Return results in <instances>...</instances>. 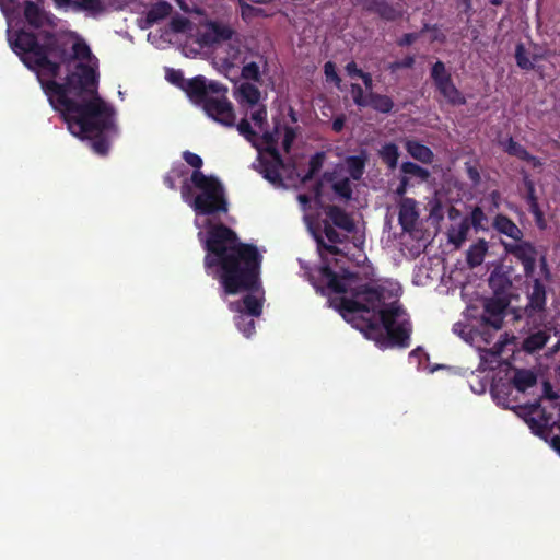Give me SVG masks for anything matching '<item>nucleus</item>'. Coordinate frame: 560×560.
I'll list each match as a JSON object with an SVG mask.
<instances>
[{"label":"nucleus","instance_id":"f257e3e1","mask_svg":"<svg viewBox=\"0 0 560 560\" xmlns=\"http://www.w3.org/2000/svg\"><path fill=\"white\" fill-rule=\"evenodd\" d=\"M8 20V42L23 63L34 71L51 106L58 110L69 131L80 139L110 131L115 128L113 107L97 94L98 60L86 42L75 33L70 34L71 52L60 63L56 40L46 30L34 36L13 31Z\"/></svg>","mask_w":560,"mask_h":560},{"label":"nucleus","instance_id":"f03ea898","mask_svg":"<svg viewBox=\"0 0 560 560\" xmlns=\"http://www.w3.org/2000/svg\"><path fill=\"white\" fill-rule=\"evenodd\" d=\"M308 230L317 242L320 266L310 272V279L317 289H328L336 296L331 304L340 315L359 329L368 339L380 348L394 346L407 347L410 336V323L407 314L398 303L400 288L389 283L385 289L380 285L371 288L357 275L345 267V256L336 246L341 243L339 233L328 223L324 232H317L307 214Z\"/></svg>","mask_w":560,"mask_h":560},{"label":"nucleus","instance_id":"7ed1b4c3","mask_svg":"<svg viewBox=\"0 0 560 560\" xmlns=\"http://www.w3.org/2000/svg\"><path fill=\"white\" fill-rule=\"evenodd\" d=\"M182 197L195 211L198 238L207 250L205 260L212 254L217 261L237 258L245 254V248H255L240 243L232 230L213 222L217 213L228 211L224 188L218 178L195 171L189 179L183 182Z\"/></svg>","mask_w":560,"mask_h":560},{"label":"nucleus","instance_id":"20e7f679","mask_svg":"<svg viewBox=\"0 0 560 560\" xmlns=\"http://www.w3.org/2000/svg\"><path fill=\"white\" fill-rule=\"evenodd\" d=\"M245 254L237 258L217 261L215 255L206 259V271L218 279L225 294H244L242 302H230V310L235 312L238 330L250 337L255 330L254 317L261 314L264 291L259 282L261 255L257 248H245Z\"/></svg>","mask_w":560,"mask_h":560},{"label":"nucleus","instance_id":"39448f33","mask_svg":"<svg viewBox=\"0 0 560 560\" xmlns=\"http://www.w3.org/2000/svg\"><path fill=\"white\" fill-rule=\"evenodd\" d=\"M247 118L237 124L238 132L245 137L257 149L261 161V173L275 186H288L295 184V180L306 182L315 171L314 160L310 161L307 172L299 171L296 166L290 170L285 166L279 155V148L288 151L295 138L292 128L282 127L273 118L272 128L267 120V108L264 104L246 109Z\"/></svg>","mask_w":560,"mask_h":560},{"label":"nucleus","instance_id":"423d86ee","mask_svg":"<svg viewBox=\"0 0 560 560\" xmlns=\"http://www.w3.org/2000/svg\"><path fill=\"white\" fill-rule=\"evenodd\" d=\"M505 303L500 299L477 300L466 310L465 320L453 326V331L467 343L476 347L479 351L480 361L483 365H491L498 361L502 352L503 343L497 342L492 348L486 347L493 339L490 328H501Z\"/></svg>","mask_w":560,"mask_h":560},{"label":"nucleus","instance_id":"0eeeda50","mask_svg":"<svg viewBox=\"0 0 560 560\" xmlns=\"http://www.w3.org/2000/svg\"><path fill=\"white\" fill-rule=\"evenodd\" d=\"M166 79L180 86L189 100L200 106L208 117L225 127L235 125L236 115L226 97L228 90L222 84L202 75L185 80L183 73L174 69L166 70Z\"/></svg>","mask_w":560,"mask_h":560},{"label":"nucleus","instance_id":"6e6552de","mask_svg":"<svg viewBox=\"0 0 560 560\" xmlns=\"http://www.w3.org/2000/svg\"><path fill=\"white\" fill-rule=\"evenodd\" d=\"M171 31L195 37L201 47H211L215 54L217 48L223 47L224 43L232 38L234 30L224 23L207 22L200 25L196 33H192V27L185 18H176L171 22Z\"/></svg>","mask_w":560,"mask_h":560},{"label":"nucleus","instance_id":"1a4fd4ad","mask_svg":"<svg viewBox=\"0 0 560 560\" xmlns=\"http://www.w3.org/2000/svg\"><path fill=\"white\" fill-rule=\"evenodd\" d=\"M366 155L364 153L357 156H349L345 162L338 165L330 178L335 192L341 198L349 199L352 192V182L361 178Z\"/></svg>","mask_w":560,"mask_h":560},{"label":"nucleus","instance_id":"9d476101","mask_svg":"<svg viewBox=\"0 0 560 560\" xmlns=\"http://www.w3.org/2000/svg\"><path fill=\"white\" fill-rule=\"evenodd\" d=\"M242 54L241 38L238 34L233 31L232 38L226 40L223 47L217 48L214 59L223 70H230L242 62Z\"/></svg>","mask_w":560,"mask_h":560},{"label":"nucleus","instance_id":"9b49d317","mask_svg":"<svg viewBox=\"0 0 560 560\" xmlns=\"http://www.w3.org/2000/svg\"><path fill=\"white\" fill-rule=\"evenodd\" d=\"M505 249L521 260L526 276L534 278L538 256L536 249L529 243L505 244Z\"/></svg>","mask_w":560,"mask_h":560},{"label":"nucleus","instance_id":"f8f14e48","mask_svg":"<svg viewBox=\"0 0 560 560\" xmlns=\"http://www.w3.org/2000/svg\"><path fill=\"white\" fill-rule=\"evenodd\" d=\"M450 218L452 224L448 231V241L459 247L467 238L470 222L468 218L462 217L456 210H451Z\"/></svg>","mask_w":560,"mask_h":560},{"label":"nucleus","instance_id":"ddd939ff","mask_svg":"<svg viewBox=\"0 0 560 560\" xmlns=\"http://www.w3.org/2000/svg\"><path fill=\"white\" fill-rule=\"evenodd\" d=\"M492 397L498 405L504 408H514L520 401L518 394L512 384H494L491 389Z\"/></svg>","mask_w":560,"mask_h":560},{"label":"nucleus","instance_id":"4468645a","mask_svg":"<svg viewBox=\"0 0 560 560\" xmlns=\"http://www.w3.org/2000/svg\"><path fill=\"white\" fill-rule=\"evenodd\" d=\"M24 15L28 24L35 28H44L52 24L51 16L34 2L25 3Z\"/></svg>","mask_w":560,"mask_h":560},{"label":"nucleus","instance_id":"2eb2a0df","mask_svg":"<svg viewBox=\"0 0 560 560\" xmlns=\"http://www.w3.org/2000/svg\"><path fill=\"white\" fill-rule=\"evenodd\" d=\"M236 100L245 108H253L261 105V93L252 83H242L236 90Z\"/></svg>","mask_w":560,"mask_h":560},{"label":"nucleus","instance_id":"dca6fc26","mask_svg":"<svg viewBox=\"0 0 560 560\" xmlns=\"http://www.w3.org/2000/svg\"><path fill=\"white\" fill-rule=\"evenodd\" d=\"M419 218L417 202L412 199H402L399 205V222L405 231L413 229Z\"/></svg>","mask_w":560,"mask_h":560},{"label":"nucleus","instance_id":"f3484780","mask_svg":"<svg viewBox=\"0 0 560 560\" xmlns=\"http://www.w3.org/2000/svg\"><path fill=\"white\" fill-rule=\"evenodd\" d=\"M489 283L497 292H503L512 284V268L503 264L497 265L492 270Z\"/></svg>","mask_w":560,"mask_h":560},{"label":"nucleus","instance_id":"a211bd4d","mask_svg":"<svg viewBox=\"0 0 560 560\" xmlns=\"http://www.w3.org/2000/svg\"><path fill=\"white\" fill-rule=\"evenodd\" d=\"M502 147L505 152L526 161L527 164L533 168L540 167L542 165L541 161L530 155L522 145L514 142L512 139H508L506 141L502 142Z\"/></svg>","mask_w":560,"mask_h":560},{"label":"nucleus","instance_id":"6ab92c4d","mask_svg":"<svg viewBox=\"0 0 560 560\" xmlns=\"http://www.w3.org/2000/svg\"><path fill=\"white\" fill-rule=\"evenodd\" d=\"M533 279L534 285L532 292L528 295L529 302L527 307L532 312H540L546 305V291L537 278L534 277Z\"/></svg>","mask_w":560,"mask_h":560},{"label":"nucleus","instance_id":"aec40b11","mask_svg":"<svg viewBox=\"0 0 560 560\" xmlns=\"http://www.w3.org/2000/svg\"><path fill=\"white\" fill-rule=\"evenodd\" d=\"M524 185L526 188V198L529 206L530 212L534 214L537 224L542 228L544 226V215L541 210L539 209L537 197L535 195V186L534 183L529 179L528 176H524Z\"/></svg>","mask_w":560,"mask_h":560},{"label":"nucleus","instance_id":"412c9836","mask_svg":"<svg viewBox=\"0 0 560 560\" xmlns=\"http://www.w3.org/2000/svg\"><path fill=\"white\" fill-rule=\"evenodd\" d=\"M436 88L448 103L453 105L465 104L466 100L464 95L456 89L451 78L445 81H441Z\"/></svg>","mask_w":560,"mask_h":560},{"label":"nucleus","instance_id":"4be33fe9","mask_svg":"<svg viewBox=\"0 0 560 560\" xmlns=\"http://www.w3.org/2000/svg\"><path fill=\"white\" fill-rule=\"evenodd\" d=\"M105 11L102 0H74V11L82 12L86 16L96 18Z\"/></svg>","mask_w":560,"mask_h":560},{"label":"nucleus","instance_id":"5701e85b","mask_svg":"<svg viewBox=\"0 0 560 560\" xmlns=\"http://www.w3.org/2000/svg\"><path fill=\"white\" fill-rule=\"evenodd\" d=\"M493 226L498 232L511 237L512 240L516 241L522 237V231L513 221L504 215H497L493 221Z\"/></svg>","mask_w":560,"mask_h":560},{"label":"nucleus","instance_id":"b1692460","mask_svg":"<svg viewBox=\"0 0 560 560\" xmlns=\"http://www.w3.org/2000/svg\"><path fill=\"white\" fill-rule=\"evenodd\" d=\"M405 147L413 159L422 163H430L432 161L433 153L428 147L412 140L406 141Z\"/></svg>","mask_w":560,"mask_h":560},{"label":"nucleus","instance_id":"393cba45","mask_svg":"<svg viewBox=\"0 0 560 560\" xmlns=\"http://www.w3.org/2000/svg\"><path fill=\"white\" fill-rule=\"evenodd\" d=\"M327 217L336 226L340 228L346 232H350L354 228V224L350 217L346 212L336 207L329 208Z\"/></svg>","mask_w":560,"mask_h":560},{"label":"nucleus","instance_id":"a878e982","mask_svg":"<svg viewBox=\"0 0 560 560\" xmlns=\"http://www.w3.org/2000/svg\"><path fill=\"white\" fill-rule=\"evenodd\" d=\"M536 383V377L530 371H517L513 377V386L517 394L525 393Z\"/></svg>","mask_w":560,"mask_h":560},{"label":"nucleus","instance_id":"bb28decb","mask_svg":"<svg viewBox=\"0 0 560 560\" xmlns=\"http://www.w3.org/2000/svg\"><path fill=\"white\" fill-rule=\"evenodd\" d=\"M488 250V244L486 241L480 240L470 246L467 253V261L471 267L481 265L485 259V255Z\"/></svg>","mask_w":560,"mask_h":560},{"label":"nucleus","instance_id":"cd10ccee","mask_svg":"<svg viewBox=\"0 0 560 560\" xmlns=\"http://www.w3.org/2000/svg\"><path fill=\"white\" fill-rule=\"evenodd\" d=\"M393 105V101L388 96L369 93L368 106H371L381 113H388L392 110Z\"/></svg>","mask_w":560,"mask_h":560},{"label":"nucleus","instance_id":"c85d7f7f","mask_svg":"<svg viewBox=\"0 0 560 560\" xmlns=\"http://www.w3.org/2000/svg\"><path fill=\"white\" fill-rule=\"evenodd\" d=\"M171 5L166 2H159L154 4L147 15V22L153 24L166 18L171 13Z\"/></svg>","mask_w":560,"mask_h":560},{"label":"nucleus","instance_id":"c756f323","mask_svg":"<svg viewBox=\"0 0 560 560\" xmlns=\"http://www.w3.org/2000/svg\"><path fill=\"white\" fill-rule=\"evenodd\" d=\"M380 155L389 168H395L399 156L398 147L394 143H386L380 150Z\"/></svg>","mask_w":560,"mask_h":560},{"label":"nucleus","instance_id":"7c9ffc66","mask_svg":"<svg viewBox=\"0 0 560 560\" xmlns=\"http://www.w3.org/2000/svg\"><path fill=\"white\" fill-rule=\"evenodd\" d=\"M547 336L544 331L533 334L524 341V349L528 352H534L545 346Z\"/></svg>","mask_w":560,"mask_h":560},{"label":"nucleus","instance_id":"2f4dec72","mask_svg":"<svg viewBox=\"0 0 560 560\" xmlns=\"http://www.w3.org/2000/svg\"><path fill=\"white\" fill-rule=\"evenodd\" d=\"M401 171L405 174L404 177L410 176V177H417L420 180H425L429 177V172L419 165L407 162L401 165Z\"/></svg>","mask_w":560,"mask_h":560},{"label":"nucleus","instance_id":"473e14b6","mask_svg":"<svg viewBox=\"0 0 560 560\" xmlns=\"http://www.w3.org/2000/svg\"><path fill=\"white\" fill-rule=\"evenodd\" d=\"M351 95H352L354 103L358 106L365 107L369 105V94L364 95L363 90L361 89L360 85H358V84L351 85Z\"/></svg>","mask_w":560,"mask_h":560},{"label":"nucleus","instance_id":"72a5a7b5","mask_svg":"<svg viewBox=\"0 0 560 560\" xmlns=\"http://www.w3.org/2000/svg\"><path fill=\"white\" fill-rule=\"evenodd\" d=\"M432 78L435 85H439L441 81L450 79V75L445 71V67L442 62H436L432 68Z\"/></svg>","mask_w":560,"mask_h":560},{"label":"nucleus","instance_id":"f704fd0d","mask_svg":"<svg viewBox=\"0 0 560 560\" xmlns=\"http://www.w3.org/2000/svg\"><path fill=\"white\" fill-rule=\"evenodd\" d=\"M515 57H516L517 65L521 68L530 69L534 67V62L527 58L522 45L517 46Z\"/></svg>","mask_w":560,"mask_h":560},{"label":"nucleus","instance_id":"c9c22d12","mask_svg":"<svg viewBox=\"0 0 560 560\" xmlns=\"http://www.w3.org/2000/svg\"><path fill=\"white\" fill-rule=\"evenodd\" d=\"M148 39L156 45L159 48H165L167 44L172 42V34L170 32H166L164 35H162L159 39L156 38V34L150 33L148 35Z\"/></svg>","mask_w":560,"mask_h":560},{"label":"nucleus","instance_id":"e433bc0d","mask_svg":"<svg viewBox=\"0 0 560 560\" xmlns=\"http://www.w3.org/2000/svg\"><path fill=\"white\" fill-rule=\"evenodd\" d=\"M242 75L245 79L257 80L259 78V67L255 62H249L243 67Z\"/></svg>","mask_w":560,"mask_h":560},{"label":"nucleus","instance_id":"4c0bfd02","mask_svg":"<svg viewBox=\"0 0 560 560\" xmlns=\"http://www.w3.org/2000/svg\"><path fill=\"white\" fill-rule=\"evenodd\" d=\"M486 220V215L483 213V211L480 209V208H475L472 211H471V215H470V219H469V222L470 224H472L475 228L477 229H482L483 228V221Z\"/></svg>","mask_w":560,"mask_h":560},{"label":"nucleus","instance_id":"58836bf2","mask_svg":"<svg viewBox=\"0 0 560 560\" xmlns=\"http://www.w3.org/2000/svg\"><path fill=\"white\" fill-rule=\"evenodd\" d=\"M325 75L328 81L334 82L337 86L340 84V79L336 72L335 65L332 62H326L325 65Z\"/></svg>","mask_w":560,"mask_h":560},{"label":"nucleus","instance_id":"ea45409f","mask_svg":"<svg viewBox=\"0 0 560 560\" xmlns=\"http://www.w3.org/2000/svg\"><path fill=\"white\" fill-rule=\"evenodd\" d=\"M184 159L185 161L196 168V171H199V168L202 166V160L199 155L191 153V152H184Z\"/></svg>","mask_w":560,"mask_h":560},{"label":"nucleus","instance_id":"a19ab883","mask_svg":"<svg viewBox=\"0 0 560 560\" xmlns=\"http://www.w3.org/2000/svg\"><path fill=\"white\" fill-rule=\"evenodd\" d=\"M92 148L97 154L104 155L109 150V143L106 140H96L92 142Z\"/></svg>","mask_w":560,"mask_h":560},{"label":"nucleus","instance_id":"79ce46f5","mask_svg":"<svg viewBox=\"0 0 560 560\" xmlns=\"http://www.w3.org/2000/svg\"><path fill=\"white\" fill-rule=\"evenodd\" d=\"M241 4V14L243 19L247 20L257 14L258 10L254 8L253 5L245 3L243 1L240 2Z\"/></svg>","mask_w":560,"mask_h":560},{"label":"nucleus","instance_id":"37998d69","mask_svg":"<svg viewBox=\"0 0 560 560\" xmlns=\"http://www.w3.org/2000/svg\"><path fill=\"white\" fill-rule=\"evenodd\" d=\"M182 176V171L179 168H173L164 178L165 184L170 188L175 187V179Z\"/></svg>","mask_w":560,"mask_h":560},{"label":"nucleus","instance_id":"c03bdc74","mask_svg":"<svg viewBox=\"0 0 560 560\" xmlns=\"http://www.w3.org/2000/svg\"><path fill=\"white\" fill-rule=\"evenodd\" d=\"M56 8L63 11H74V0H54Z\"/></svg>","mask_w":560,"mask_h":560},{"label":"nucleus","instance_id":"a18cd8bd","mask_svg":"<svg viewBox=\"0 0 560 560\" xmlns=\"http://www.w3.org/2000/svg\"><path fill=\"white\" fill-rule=\"evenodd\" d=\"M412 63H413V58L412 57H406L401 61H397V62L392 63L390 65V69L393 71H395V70H397L399 68L411 67Z\"/></svg>","mask_w":560,"mask_h":560},{"label":"nucleus","instance_id":"49530a36","mask_svg":"<svg viewBox=\"0 0 560 560\" xmlns=\"http://www.w3.org/2000/svg\"><path fill=\"white\" fill-rule=\"evenodd\" d=\"M346 71H347V73H348L350 77H359V78H360V77L362 75V73H363V71H362V70H360V69L357 67L355 62H349V63L347 65V67H346Z\"/></svg>","mask_w":560,"mask_h":560},{"label":"nucleus","instance_id":"de8ad7c7","mask_svg":"<svg viewBox=\"0 0 560 560\" xmlns=\"http://www.w3.org/2000/svg\"><path fill=\"white\" fill-rule=\"evenodd\" d=\"M345 126V117L339 116L332 121V129L337 132L341 131Z\"/></svg>","mask_w":560,"mask_h":560},{"label":"nucleus","instance_id":"09e8293b","mask_svg":"<svg viewBox=\"0 0 560 560\" xmlns=\"http://www.w3.org/2000/svg\"><path fill=\"white\" fill-rule=\"evenodd\" d=\"M539 268H540V273L545 278H548L549 277V271H548V268H547L546 259L544 257H541L540 260H539Z\"/></svg>","mask_w":560,"mask_h":560},{"label":"nucleus","instance_id":"8fccbe9b","mask_svg":"<svg viewBox=\"0 0 560 560\" xmlns=\"http://www.w3.org/2000/svg\"><path fill=\"white\" fill-rule=\"evenodd\" d=\"M360 78L363 80L366 89L371 91L372 90V78H371V75L369 73L363 72Z\"/></svg>","mask_w":560,"mask_h":560},{"label":"nucleus","instance_id":"3c124183","mask_svg":"<svg viewBox=\"0 0 560 560\" xmlns=\"http://www.w3.org/2000/svg\"><path fill=\"white\" fill-rule=\"evenodd\" d=\"M550 445L560 455V436H553L550 441Z\"/></svg>","mask_w":560,"mask_h":560},{"label":"nucleus","instance_id":"603ef678","mask_svg":"<svg viewBox=\"0 0 560 560\" xmlns=\"http://www.w3.org/2000/svg\"><path fill=\"white\" fill-rule=\"evenodd\" d=\"M407 182H408V178H407V177H404V178L401 179V183H400L399 187L397 188V194H398V195H402V194H405V191H406V186H407Z\"/></svg>","mask_w":560,"mask_h":560},{"label":"nucleus","instance_id":"864d4df0","mask_svg":"<svg viewBox=\"0 0 560 560\" xmlns=\"http://www.w3.org/2000/svg\"><path fill=\"white\" fill-rule=\"evenodd\" d=\"M298 199H299V201H300V203H301V206H302L303 210H305V206H306V203L310 201V200H308V197H307V196H305V195H299Z\"/></svg>","mask_w":560,"mask_h":560},{"label":"nucleus","instance_id":"5fc2aeb1","mask_svg":"<svg viewBox=\"0 0 560 560\" xmlns=\"http://www.w3.org/2000/svg\"><path fill=\"white\" fill-rule=\"evenodd\" d=\"M544 394H545V396H546L547 398H549V399H553V398H555V396H552V395L550 394V386H549V384H548V383H545V384H544Z\"/></svg>","mask_w":560,"mask_h":560},{"label":"nucleus","instance_id":"6e6d98bb","mask_svg":"<svg viewBox=\"0 0 560 560\" xmlns=\"http://www.w3.org/2000/svg\"><path fill=\"white\" fill-rule=\"evenodd\" d=\"M469 175H470L471 179H474V180H477L479 177L477 171H475L472 168H469Z\"/></svg>","mask_w":560,"mask_h":560},{"label":"nucleus","instance_id":"4d7b16f0","mask_svg":"<svg viewBox=\"0 0 560 560\" xmlns=\"http://www.w3.org/2000/svg\"><path fill=\"white\" fill-rule=\"evenodd\" d=\"M530 408L533 409L532 412L536 413L538 411L539 405H532Z\"/></svg>","mask_w":560,"mask_h":560},{"label":"nucleus","instance_id":"13d9d810","mask_svg":"<svg viewBox=\"0 0 560 560\" xmlns=\"http://www.w3.org/2000/svg\"><path fill=\"white\" fill-rule=\"evenodd\" d=\"M419 353V350H415L411 352L410 357L413 358V357H417Z\"/></svg>","mask_w":560,"mask_h":560},{"label":"nucleus","instance_id":"bf43d9fd","mask_svg":"<svg viewBox=\"0 0 560 560\" xmlns=\"http://www.w3.org/2000/svg\"><path fill=\"white\" fill-rule=\"evenodd\" d=\"M551 423V419L548 417L545 419V425H549Z\"/></svg>","mask_w":560,"mask_h":560},{"label":"nucleus","instance_id":"052dcab7","mask_svg":"<svg viewBox=\"0 0 560 560\" xmlns=\"http://www.w3.org/2000/svg\"><path fill=\"white\" fill-rule=\"evenodd\" d=\"M492 3H493V4H500V3H501V0H492Z\"/></svg>","mask_w":560,"mask_h":560},{"label":"nucleus","instance_id":"680f3d73","mask_svg":"<svg viewBox=\"0 0 560 560\" xmlns=\"http://www.w3.org/2000/svg\"><path fill=\"white\" fill-rule=\"evenodd\" d=\"M383 14H384V15H385V18H387V19H392V18H393V15H390V14H386V13H383Z\"/></svg>","mask_w":560,"mask_h":560},{"label":"nucleus","instance_id":"e2e57ef3","mask_svg":"<svg viewBox=\"0 0 560 560\" xmlns=\"http://www.w3.org/2000/svg\"><path fill=\"white\" fill-rule=\"evenodd\" d=\"M559 347H560V341H558V345H557V348H559Z\"/></svg>","mask_w":560,"mask_h":560}]
</instances>
